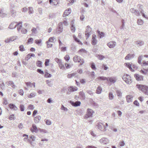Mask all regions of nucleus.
<instances>
[{"label": "nucleus", "instance_id": "obj_51", "mask_svg": "<svg viewBox=\"0 0 148 148\" xmlns=\"http://www.w3.org/2000/svg\"><path fill=\"white\" fill-rule=\"evenodd\" d=\"M79 95L81 96V97L83 98H84L85 97V95L84 94L82 91H81L79 92Z\"/></svg>", "mask_w": 148, "mask_h": 148}, {"label": "nucleus", "instance_id": "obj_40", "mask_svg": "<svg viewBox=\"0 0 148 148\" xmlns=\"http://www.w3.org/2000/svg\"><path fill=\"white\" fill-rule=\"evenodd\" d=\"M137 23L138 25H141L143 23V21L140 19H138L137 20Z\"/></svg>", "mask_w": 148, "mask_h": 148}, {"label": "nucleus", "instance_id": "obj_3", "mask_svg": "<svg viewBox=\"0 0 148 148\" xmlns=\"http://www.w3.org/2000/svg\"><path fill=\"white\" fill-rule=\"evenodd\" d=\"M93 112V111L92 110L88 109L87 110V113L85 115L84 117V119H86L92 117Z\"/></svg>", "mask_w": 148, "mask_h": 148}, {"label": "nucleus", "instance_id": "obj_25", "mask_svg": "<svg viewBox=\"0 0 148 148\" xmlns=\"http://www.w3.org/2000/svg\"><path fill=\"white\" fill-rule=\"evenodd\" d=\"M9 106L10 108L12 109L16 110L18 109L17 107L13 104L11 103L10 104Z\"/></svg>", "mask_w": 148, "mask_h": 148}, {"label": "nucleus", "instance_id": "obj_45", "mask_svg": "<svg viewBox=\"0 0 148 148\" xmlns=\"http://www.w3.org/2000/svg\"><path fill=\"white\" fill-rule=\"evenodd\" d=\"M33 41V38H29L27 41V43H32Z\"/></svg>", "mask_w": 148, "mask_h": 148}, {"label": "nucleus", "instance_id": "obj_63", "mask_svg": "<svg viewBox=\"0 0 148 148\" xmlns=\"http://www.w3.org/2000/svg\"><path fill=\"white\" fill-rule=\"evenodd\" d=\"M27 30L25 29H22L21 30V32L22 34H25L27 32Z\"/></svg>", "mask_w": 148, "mask_h": 148}, {"label": "nucleus", "instance_id": "obj_34", "mask_svg": "<svg viewBox=\"0 0 148 148\" xmlns=\"http://www.w3.org/2000/svg\"><path fill=\"white\" fill-rule=\"evenodd\" d=\"M114 96L113 95L112 92H110L109 93V99L110 100H112L114 98Z\"/></svg>", "mask_w": 148, "mask_h": 148}, {"label": "nucleus", "instance_id": "obj_4", "mask_svg": "<svg viewBox=\"0 0 148 148\" xmlns=\"http://www.w3.org/2000/svg\"><path fill=\"white\" fill-rule=\"evenodd\" d=\"M63 31L62 23V22H60L58 24V27L56 29V32L60 34Z\"/></svg>", "mask_w": 148, "mask_h": 148}, {"label": "nucleus", "instance_id": "obj_37", "mask_svg": "<svg viewBox=\"0 0 148 148\" xmlns=\"http://www.w3.org/2000/svg\"><path fill=\"white\" fill-rule=\"evenodd\" d=\"M29 11L28 13L29 14H32L33 12V8L32 7H29L28 8Z\"/></svg>", "mask_w": 148, "mask_h": 148}, {"label": "nucleus", "instance_id": "obj_48", "mask_svg": "<svg viewBox=\"0 0 148 148\" xmlns=\"http://www.w3.org/2000/svg\"><path fill=\"white\" fill-rule=\"evenodd\" d=\"M36 95V94L35 93H31L28 96V97L29 98H31L34 97Z\"/></svg>", "mask_w": 148, "mask_h": 148}, {"label": "nucleus", "instance_id": "obj_26", "mask_svg": "<svg viewBox=\"0 0 148 148\" xmlns=\"http://www.w3.org/2000/svg\"><path fill=\"white\" fill-rule=\"evenodd\" d=\"M108 81H110V82L112 83H114L116 81V80L115 78L113 77H108Z\"/></svg>", "mask_w": 148, "mask_h": 148}, {"label": "nucleus", "instance_id": "obj_44", "mask_svg": "<svg viewBox=\"0 0 148 148\" xmlns=\"http://www.w3.org/2000/svg\"><path fill=\"white\" fill-rule=\"evenodd\" d=\"M24 106L23 105L21 104L20 106V108L21 111H23L24 110Z\"/></svg>", "mask_w": 148, "mask_h": 148}, {"label": "nucleus", "instance_id": "obj_52", "mask_svg": "<svg viewBox=\"0 0 148 148\" xmlns=\"http://www.w3.org/2000/svg\"><path fill=\"white\" fill-rule=\"evenodd\" d=\"M41 41L42 40L41 39L39 40H36L35 41V43H36L38 45L41 42Z\"/></svg>", "mask_w": 148, "mask_h": 148}, {"label": "nucleus", "instance_id": "obj_27", "mask_svg": "<svg viewBox=\"0 0 148 148\" xmlns=\"http://www.w3.org/2000/svg\"><path fill=\"white\" fill-rule=\"evenodd\" d=\"M102 90V89L101 87L100 86H98L97 89L96 93L98 94L101 93Z\"/></svg>", "mask_w": 148, "mask_h": 148}, {"label": "nucleus", "instance_id": "obj_56", "mask_svg": "<svg viewBox=\"0 0 148 148\" xmlns=\"http://www.w3.org/2000/svg\"><path fill=\"white\" fill-rule=\"evenodd\" d=\"M134 14L136 15L137 16H139L140 15V13L139 12L138 10H136L135 11V12L134 13Z\"/></svg>", "mask_w": 148, "mask_h": 148}, {"label": "nucleus", "instance_id": "obj_14", "mask_svg": "<svg viewBox=\"0 0 148 148\" xmlns=\"http://www.w3.org/2000/svg\"><path fill=\"white\" fill-rule=\"evenodd\" d=\"M32 128H31V130L32 132H34L36 133H37L38 131V129L37 127L34 124L32 125Z\"/></svg>", "mask_w": 148, "mask_h": 148}, {"label": "nucleus", "instance_id": "obj_29", "mask_svg": "<svg viewBox=\"0 0 148 148\" xmlns=\"http://www.w3.org/2000/svg\"><path fill=\"white\" fill-rule=\"evenodd\" d=\"M136 44L138 45L139 46H141L144 44L143 41L140 40H137L136 42Z\"/></svg>", "mask_w": 148, "mask_h": 148}, {"label": "nucleus", "instance_id": "obj_20", "mask_svg": "<svg viewBox=\"0 0 148 148\" xmlns=\"http://www.w3.org/2000/svg\"><path fill=\"white\" fill-rule=\"evenodd\" d=\"M80 57L79 56H74L73 58V60L75 62H79L80 60L79 59H80Z\"/></svg>", "mask_w": 148, "mask_h": 148}, {"label": "nucleus", "instance_id": "obj_5", "mask_svg": "<svg viewBox=\"0 0 148 148\" xmlns=\"http://www.w3.org/2000/svg\"><path fill=\"white\" fill-rule=\"evenodd\" d=\"M97 40L96 39V35L94 34L92 36V38L91 40V44L93 45H95L97 44Z\"/></svg>", "mask_w": 148, "mask_h": 148}, {"label": "nucleus", "instance_id": "obj_17", "mask_svg": "<svg viewBox=\"0 0 148 148\" xmlns=\"http://www.w3.org/2000/svg\"><path fill=\"white\" fill-rule=\"evenodd\" d=\"M41 117L39 116H37L35 117L34 119V121L36 123H38L39 122V121L41 119Z\"/></svg>", "mask_w": 148, "mask_h": 148}, {"label": "nucleus", "instance_id": "obj_11", "mask_svg": "<svg viewBox=\"0 0 148 148\" xmlns=\"http://www.w3.org/2000/svg\"><path fill=\"white\" fill-rule=\"evenodd\" d=\"M134 76L136 79L138 81L142 80L143 79V76L138 74H135L134 75Z\"/></svg>", "mask_w": 148, "mask_h": 148}, {"label": "nucleus", "instance_id": "obj_15", "mask_svg": "<svg viewBox=\"0 0 148 148\" xmlns=\"http://www.w3.org/2000/svg\"><path fill=\"white\" fill-rule=\"evenodd\" d=\"M16 27H17V29L18 31H19L21 29L22 26V22H17L16 24Z\"/></svg>", "mask_w": 148, "mask_h": 148}, {"label": "nucleus", "instance_id": "obj_9", "mask_svg": "<svg viewBox=\"0 0 148 148\" xmlns=\"http://www.w3.org/2000/svg\"><path fill=\"white\" fill-rule=\"evenodd\" d=\"M116 44V42H115L110 41L107 44V45L110 48L114 47Z\"/></svg>", "mask_w": 148, "mask_h": 148}, {"label": "nucleus", "instance_id": "obj_58", "mask_svg": "<svg viewBox=\"0 0 148 148\" xmlns=\"http://www.w3.org/2000/svg\"><path fill=\"white\" fill-rule=\"evenodd\" d=\"M49 59H46L45 60V66H47L49 65Z\"/></svg>", "mask_w": 148, "mask_h": 148}, {"label": "nucleus", "instance_id": "obj_41", "mask_svg": "<svg viewBox=\"0 0 148 148\" xmlns=\"http://www.w3.org/2000/svg\"><path fill=\"white\" fill-rule=\"evenodd\" d=\"M42 64V62L38 60V61H37V62H36V64H37V66H38L40 67H42V65H41Z\"/></svg>", "mask_w": 148, "mask_h": 148}, {"label": "nucleus", "instance_id": "obj_35", "mask_svg": "<svg viewBox=\"0 0 148 148\" xmlns=\"http://www.w3.org/2000/svg\"><path fill=\"white\" fill-rule=\"evenodd\" d=\"M91 28L88 25L86 27V32H91Z\"/></svg>", "mask_w": 148, "mask_h": 148}, {"label": "nucleus", "instance_id": "obj_6", "mask_svg": "<svg viewBox=\"0 0 148 148\" xmlns=\"http://www.w3.org/2000/svg\"><path fill=\"white\" fill-rule=\"evenodd\" d=\"M100 142L104 144H107L109 143V140L106 138H103L99 140Z\"/></svg>", "mask_w": 148, "mask_h": 148}, {"label": "nucleus", "instance_id": "obj_10", "mask_svg": "<svg viewBox=\"0 0 148 148\" xmlns=\"http://www.w3.org/2000/svg\"><path fill=\"white\" fill-rule=\"evenodd\" d=\"M17 22H14L11 23L8 27V28L10 29H14L16 27V24Z\"/></svg>", "mask_w": 148, "mask_h": 148}, {"label": "nucleus", "instance_id": "obj_30", "mask_svg": "<svg viewBox=\"0 0 148 148\" xmlns=\"http://www.w3.org/2000/svg\"><path fill=\"white\" fill-rule=\"evenodd\" d=\"M116 93L118 97H122V93L120 90H116Z\"/></svg>", "mask_w": 148, "mask_h": 148}, {"label": "nucleus", "instance_id": "obj_61", "mask_svg": "<svg viewBox=\"0 0 148 148\" xmlns=\"http://www.w3.org/2000/svg\"><path fill=\"white\" fill-rule=\"evenodd\" d=\"M64 59L66 60L67 61H68L69 60L70 57L68 55H66L65 56Z\"/></svg>", "mask_w": 148, "mask_h": 148}, {"label": "nucleus", "instance_id": "obj_47", "mask_svg": "<svg viewBox=\"0 0 148 148\" xmlns=\"http://www.w3.org/2000/svg\"><path fill=\"white\" fill-rule=\"evenodd\" d=\"M75 27H74L73 24L71 25V31L73 32H74L75 31Z\"/></svg>", "mask_w": 148, "mask_h": 148}, {"label": "nucleus", "instance_id": "obj_33", "mask_svg": "<svg viewBox=\"0 0 148 148\" xmlns=\"http://www.w3.org/2000/svg\"><path fill=\"white\" fill-rule=\"evenodd\" d=\"M97 57L100 60H102L105 58L104 56L101 55H98Z\"/></svg>", "mask_w": 148, "mask_h": 148}, {"label": "nucleus", "instance_id": "obj_46", "mask_svg": "<svg viewBox=\"0 0 148 148\" xmlns=\"http://www.w3.org/2000/svg\"><path fill=\"white\" fill-rule=\"evenodd\" d=\"M61 109L64 111H67L68 110V109L64 107L63 105H62Z\"/></svg>", "mask_w": 148, "mask_h": 148}, {"label": "nucleus", "instance_id": "obj_32", "mask_svg": "<svg viewBox=\"0 0 148 148\" xmlns=\"http://www.w3.org/2000/svg\"><path fill=\"white\" fill-rule=\"evenodd\" d=\"M143 57V56L141 55L139 56L138 58V62L140 64H141V61Z\"/></svg>", "mask_w": 148, "mask_h": 148}, {"label": "nucleus", "instance_id": "obj_49", "mask_svg": "<svg viewBox=\"0 0 148 148\" xmlns=\"http://www.w3.org/2000/svg\"><path fill=\"white\" fill-rule=\"evenodd\" d=\"M148 65V61H143V64L142 65V66H146Z\"/></svg>", "mask_w": 148, "mask_h": 148}, {"label": "nucleus", "instance_id": "obj_19", "mask_svg": "<svg viewBox=\"0 0 148 148\" xmlns=\"http://www.w3.org/2000/svg\"><path fill=\"white\" fill-rule=\"evenodd\" d=\"M78 89V88L75 86L73 87V86H71L69 87V90L71 91H77Z\"/></svg>", "mask_w": 148, "mask_h": 148}, {"label": "nucleus", "instance_id": "obj_2", "mask_svg": "<svg viewBox=\"0 0 148 148\" xmlns=\"http://www.w3.org/2000/svg\"><path fill=\"white\" fill-rule=\"evenodd\" d=\"M122 78L123 80L127 83L129 84L131 82V77L128 75H124L123 76Z\"/></svg>", "mask_w": 148, "mask_h": 148}, {"label": "nucleus", "instance_id": "obj_28", "mask_svg": "<svg viewBox=\"0 0 148 148\" xmlns=\"http://www.w3.org/2000/svg\"><path fill=\"white\" fill-rule=\"evenodd\" d=\"M58 64L60 67V69H62L63 70L65 69V66L64 65L62 64V62L60 63H59Z\"/></svg>", "mask_w": 148, "mask_h": 148}, {"label": "nucleus", "instance_id": "obj_53", "mask_svg": "<svg viewBox=\"0 0 148 148\" xmlns=\"http://www.w3.org/2000/svg\"><path fill=\"white\" fill-rule=\"evenodd\" d=\"M101 67L105 70H107L108 69V67H107V66L106 65L104 64H103L102 65Z\"/></svg>", "mask_w": 148, "mask_h": 148}, {"label": "nucleus", "instance_id": "obj_54", "mask_svg": "<svg viewBox=\"0 0 148 148\" xmlns=\"http://www.w3.org/2000/svg\"><path fill=\"white\" fill-rule=\"evenodd\" d=\"M25 84L27 86L30 87H32V83L30 82H26L25 83Z\"/></svg>", "mask_w": 148, "mask_h": 148}, {"label": "nucleus", "instance_id": "obj_57", "mask_svg": "<svg viewBox=\"0 0 148 148\" xmlns=\"http://www.w3.org/2000/svg\"><path fill=\"white\" fill-rule=\"evenodd\" d=\"M45 123L47 125H50L51 123V121L47 119L46 120Z\"/></svg>", "mask_w": 148, "mask_h": 148}, {"label": "nucleus", "instance_id": "obj_39", "mask_svg": "<svg viewBox=\"0 0 148 148\" xmlns=\"http://www.w3.org/2000/svg\"><path fill=\"white\" fill-rule=\"evenodd\" d=\"M15 13V11L14 10H10V13L11 14V16L12 17L15 16H16Z\"/></svg>", "mask_w": 148, "mask_h": 148}, {"label": "nucleus", "instance_id": "obj_62", "mask_svg": "<svg viewBox=\"0 0 148 148\" xmlns=\"http://www.w3.org/2000/svg\"><path fill=\"white\" fill-rule=\"evenodd\" d=\"M18 93L21 95H23L24 93L23 90L22 89L19 90L18 91Z\"/></svg>", "mask_w": 148, "mask_h": 148}, {"label": "nucleus", "instance_id": "obj_23", "mask_svg": "<svg viewBox=\"0 0 148 148\" xmlns=\"http://www.w3.org/2000/svg\"><path fill=\"white\" fill-rule=\"evenodd\" d=\"M77 73H76L69 74L67 75V77L68 78H70L74 77H75Z\"/></svg>", "mask_w": 148, "mask_h": 148}, {"label": "nucleus", "instance_id": "obj_43", "mask_svg": "<svg viewBox=\"0 0 148 148\" xmlns=\"http://www.w3.org/2000/svg\"><path fill=\"white\" fill-rule=\"evenodd\" d=\"M51 76V75L47 72H46L45 75V77H50Z\"/></svg>", "mask_w": 148, "mask_h": 148}, {"label": "nucleus", "instance_id": "obj_1", "mask_svg": "<svg viewBox=\"0 0 148 148\" xmlns=\"http://www.w3.org/2000/svg\"><path fill=\"white\" fill-rule=\"evenodd\" d=\"M137 88L144 94L148 95V86L144 85L138 84L137 85Z\"/></svg>", "mask_w": 148, "mask_h": 148}, {"label": "nucleus", "instance_id": "obj_8", "mask_svg": "<svg viewBox=\"0 0 148 148\" xmlns=\"http://www.w3.org/2000/svg\"><path fill=\"white\" fill-rule=\"evenodd\" d=\"M70 103L72 106L75 107L79 106L81 104L80 102L79 101H77L75 102L71 101Z\"/></svg>", "mask_w": 148, "mask_h": 148}, {"label": "nucleus", "instance_id": "obj_59", "mask_svg": "<svg viewBox=\"0 0 148 148\" xmlns=\"http://www.w3.org/2000/svg\"><path fill=\"white\" fill-rule=\"evenodd\" d=\"M37 71L38 73L41 74H44V72L42 71L41 69H37Z\"/></svg>", "mask_w": 148, "mask_h": 148}, {"label": "nucleus", "instance_id": "obj_31", "mask_svg": "<svg viewBox=\"0 0 148 148\" xmlns=\"http://www.w3.org/2000/svg\"><path fill=\"white\" fill-rule=\"evenodd\" d=\"M8 85L11 86L13 88H15L16 86L14 84V83L12 81H10L8 82Z\"/></svg>", "mask_w": 148, "mask_h": 148}, {"label": "nucleus", "instance_id": "obj_7", "mask_svg": "<svg viewBox=\"0 0 148 148\" xmlns=\"http://www.w3.org/2000/svg\"><path fill=\"white\" fill-rule=\"evenodd\" d=\"M97 126L98 129L102 131H105L106 130L105 125L102 123L99 124Z\"/></svg>", "mask_w": 148, "mask_h": 148}, {"label": "nucleus", "instance_id": "obj_50", "mask_svg": "<svg viewBox=\"0 0 148 148\" xmlns=\"http://www.w3.org/2000/svg\"><path fill=\"white\" fill-rule=\"evenodd\" d=\"M55 60L58 64L62 62L61 60L58 59V58H56L55 59Z\"/></svg>", "mask_w": 148, "mask_h": 148}, {"label": "nucleus", "instance_id": "obj_13", "mask_svg": "<svg viewBox=\"0 0 148 148\" xmlns=\"http://www.w3.org/2000/svg\"><path fill=\"white\" fill-rule=\"evenodd\" d=\"M105 80H106L107 81H108V77L104 76H99L97 77L96 79V81Z\"/></svg>", "mask_w": 148, "mask_h": 148}, {"label": "nucleus", "instance_id": "obj_18", "mask_svg": "<svg viewBox=\"0 0 148 148\" xmlns=\"http://www.w3.org/2000/svg\"><path fill=\"white\" fill-rule=\"evenodd\" d=\"M134 54H128L125 58V60H130L132 59L134 57Z\"/></svg>", "mask_w": 148, "mask_h": 148}, {"label": "nucleus", "instance_id": "obj_21", "mask_svg": "<svg viewBox=\"0 0 148 148\" xmlns=\"http://www.w3.org/2000/svg\"><path fill=\"white\" fill-rule=\"evenodd\" d=\"M133 99L132 96L130 95H127L126 97V100L128 102H131Z\"/></svg>", "mask_w": 148, "mask_h": 148}, {"label": "nucleus", "instance_id": "obj_55", "mask_svg": "<svg viewBox=\"0 0 148 148\" xmlns=\"http://www.w3.org/2000/svg\"><path fill=\"white\" fill-rule=\"evenodd\" d=\"M55 39V38L54 37H51L49 38L48 41L50 42H53Z\"/></svg>", "mask_w": 148, "mask_h": 148}, {"label": "nucleus", "instance_id": "obj_38", "mask_svg": "<svg viewBox=\"0 0 148 148\" xmlns=\"http://www.w3.org/2000/svg\"><path fill=\"white\" fill-rule=\"evenodd\" d=\"M19 47L20 51H25V50L23 45H20Z\"/></svg>", "mask_w": 148, "mask_h": 148}, {"label": "nucleus", "instance_id": "obj_60", "mask_svg": "<svg viewBox=\"0 0 148 148\" xmlns=\"http://www.w3.org/2000/svg\"><path fill=\"white\" fill-rule=\"evenodd\" d=\"M91 67L92 69H96V68L94 63H92L91 65Z\"/></svg>", "mask_w": 148, "mask_h": 148}, {"label": "nucleus", "instance_id": "obj_24", "mask_svg": "<svg viewBox=\"0 0 148 148\" xmlns=\"http://www.w3.org/2000/svg\"><path fill=\"white\" fill-rule=\"evenodd\" d=\"M97 33L98 34V36L100 38H101L103 37L104 35V33L103 32H101L99 30H97Z\"/></svg>", "mask_w": 148, "mask_h": 148}, {"label": "nucleus", "instance_id": "obj_64", "mask_svg": "<svg viewBox=\"0 0 148 148\" xmlns=\"http://www.w3.org/2000/svg\"><path fill=\"white\" fill-rule=\"evenodd\" d=\"M61 50L62 51H64L66 50V48L65 47H61Z\"/></svg>", "mask_w": 148, "mask_h": 148}, {"label": "nucleus", "instance_id": "obj_16", "mask_svg": "<svg viewBox=\"0 0 148 148\" xmlns=\"http://www.w3.org/2000/svg\"><path fill=\"white\" fill-rule=\"evenodd\" d=\"M71 12V9L70 8H69L67 10H65L63 14V16H68Z\"/></svg>", "mask_w": 148, "mask_h": 148}, {"label": "nucleus", "instance_id": "obj_12", "mask_svg": "<svg viewBox=\"0 0 148 148\" xmlns=\"http://www.w3.org/2000/svg\"><path fill=\"white\" fill-rule=\"evenodd\" d=\"M125 66L127 67L132 72H134V70L133 69L132 67V64L130 63H126L125 64Z\"/></svg>", "mask_w": 148, "mask_h": 148}, {"label": "nucleus", "instance_id": "obj_36", "mask_svg": "<svg viewBox=\"0 0 148 148\" xmlns=\"http://www.w3.org/2000/svg\"><path fill=\"white\" fill-rule=\"evenodd\" d=\"M17 38V36H13L10 38L9 40H10V41L12 42L16 40Z\"/></svg>", "mask_w": 148, "mask_h": 148}, {"label": "nucleus", "instance_id": "obj_22", "mask_svg": "<svg viewBox=\"0 0 148 148\" xmlns=\"http://www.w3.org/2000/svg\"><path fill=\"white\" fill-rule=\"evenodd\" d=\"M7 15L6 13L4 12L2 10H0V16L3 17H6Z\"/></svg>", "mask_w": 148, "mask_h": 148}, {"label": "nucleus", "instance_id": "obj_42", "mask_svg": "<svg viewBox=\"0 0 148 148\" xmlns=\"http://www.w3.org/2000/svg\"><path fill=\"white\" fill-rule=\"evenodd\" d=\"M47 45V48L51 47L52 46V44L50 42L48 41L46 42Z\"/></svg>", "mask_w": 148, "mask_h": 148}]
</instances>
